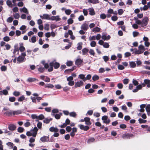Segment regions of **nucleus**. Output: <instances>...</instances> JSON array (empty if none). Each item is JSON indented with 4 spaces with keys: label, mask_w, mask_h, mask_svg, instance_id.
<instances>
[{
    "label": "nucleus",
    "mask_w": 150,
    "mask_h": 150,
    "mask_svg": "<svg viewBox=\"0 0 150 150\" xmlns=\"http://www.w3.org/2000/svg\"><path fill=\"white\" fill-rule=\"evenodd\" d=\"M16 100V98L14 97H10L9 98V100L10 102H13Z\"/></svg>",
    "instance_id": "338daca9"
},
{
    "label": "nucleus",
    "mask_w": 150,
    "mask_h": 150,
    "mask_svg": "<svg viewBox=\"0 0 150 150\" xmlns=\"http://www.w3.org/2000/svg\"><path fill=\"white\" fill-rule=\"evenodd\" d=\"M62 115V113H60V114H57L55 115L54 114L52 115H54L55 117L57 119H59L60 118L61 116Z\"/></svg>",
    "instance_id": "cd10ccee"
},
{
    "label": "nucleus",
    "mask_w": 150,
    "mask_h": 150,
    "mask_svg": "<svg viewBox=\"0 0 150 150\" xmlns=\"http://www.w3.org/2000/svg\"><path fill=\"white\" fill-rule=\"evenodd\" d=\"M67 23L69 24H72L73 23V20L71 18H69L68 20Z\"/></svg>",
    "instance_id": "13d9d810"
},
{
    "label": "nucleus",
    "mask_w": 150,
    "mask_h": 150,
    "mask_svg": "<svg viewBox=\"0 0 150 150\" xmlns=\"http://www.w3.org/2000/svg\"><path fill=\"white\" fill-rule=\"evenodd\" d=\"M71 11L70 9H66L65 10V13L67 15H70L71 13Z\"/></svg>",
    "instance_id": "5fc2aeb1"
},
{
    "label": "nucleus",
    "mask_w": 150,
    "mask_h": 150,
    "mask_svg": "<svg viewBox=\"0 0 150 150\" xmlns=\"http://www.w3.org/2000/svg\"><path fill=\"white\" fill-rule=\"evenodd\" d=\"M69 115L70 116L73 117H75L76 115V113L74 112H71L69 113Z\"/></svg>",
    "instance_id": "c03bdc74"
},
{
    "label": "nucleus",
    "mask_w": 150,
    "mask_h": 150,
    "mask_svg": "<svg viewBox=\"0 0 150 150\" xmlns=\"http://www.w3.org/2000/svg\"><path fill=\"white\" fill-rule=\"evenodd\" d=\"M88 2L93 4H97L99 2V1L98 0H88Z\"/></svg>",
    "instance_id": "393cba45"
},
{
    "label": "nucleus",
    "mask_w": 150,
    "mask_h": 150,
    "mask_svg": "<svg viewBox=\"0 0 150 150\" xmlns=\"http://www.w3.org/2000/svg\"><path fill=\"white\" fill-rule=\"evenodd\" d=\"M85 124L88 125H90L91 123L90 122V118L88 117H86L85 118Z\"/></svg>",
    "instance_id": "f8f14e48"
},
{
    "label": "nucleus",
    "mask_w": 150,
    "mask_h": 150,
    "mask_svg": "<svg viewBox=\"0 0 150 150\" xmlns=\"http://www.w3.org/2000/svg\"><path fill=\"white\" fill-rule=\"evenodd\" d=\"M99 79V76L97 75H94L92 77V79L94 81H96V80L98 79Z\"/></svg>",
    "instance_id": "37998d69"
},
{
    "label": "nucleus",
    "mask_w": 150,
    "mask_h": 150,
    "mask_svg": "<svg viewBox=\"0 0 150 150\" xmlns=\"http://www.w3.org/2000/svg\"><path fill=\"white\" fill-rule=\"evenodd\" d=\"M129 65L131 67L134 68L135 67L136 64L134 62H129Z\"/></svg>",
    "instance_id": "f704fd0d"
},
{
    "label": "nucleus",
    "mask_w": 150,
    "mask_h": 150,
    "mask_svg": "<svg viewBox=\"0 0 150 150\" xmlns=\"http://www.w3.org/2000/svg\"><path fill=\"white\" fill-rule=\"evenodd\" d=\"M36 79L35 78H29L27 79V81L29 82H33L35 81Z\"/></svg>",
    "instance_id": "473e14b6"
},
{
    "label": "nucleus",
    "mask_w": 150,
    "mask_h": 150,
    "mask_svg": "<svg viewBox=\"0 0 150 150\" xmlns=\"http://www.w3.org/2000/svg\"><path fill=\"white\" fill-rule=\"evenodd\" d=\"M96 42L94 41L91 42L90 43V45L92 47H95L96 46Z\"/></svg>",
    "instance_id": "de8ad7c7"
},
{
    "label": "nucleus",
    "mask_w": 150,
    "mask_h": 150,
    "mask_svg": "<svg viewBox=\"0 0 150 150\" xmlns=\"http://www.w3.org/2000/svg\"><path fill=\"white\" fill-rule=\"evenodd\" d=\"M110 38V35L106 36L105 35H103L102 36V39L104 40H109Z\"/></svg>",
    "instance_id": "f3484780"
},
{
    "label": "nucleus",
    "mask_w": 150,
    "mask_h": 150,
    "mask_svg": "<svg viewBox=\"0 0 150 150\" xmlns=\"http://www.w3.org/2000/svg\"><path fill=\"white\" fill-rule=\"evenodd\" d=\"M13 19V18L11 17H9L8 18L7 20V21L8 23H11Z\"/></svg>",
    "instance_id": "8fccbe9b"
},
{
    "label": "nucleus",
    "mask_w": 150,
    "mask_h": 150,
    "mask_svg": "<svg viewBox=\"0 0 150 150\" xmlns=\"http://www.w3.org/2000/svg\"><path fill=\"white\" fill-rule=\"evenodd\" d=\"M26 58L25 57H23L22 56H19L17 58V63L19 64L24 62L25 61Z\"/></svg>",
    "instance_id": "39448f33"
},
{
    "label": "nucleus",
    "mask_w": 150,
    "mask_h": 150,
    "mask_svg": "<svg viewBox=\"0 0 150 150\" xmlns=\"http://www.w3.org/2000/svg\"><path fill=\"white\" fill-rule=\"evenodd\" d=\"M24 130V129L21 127H19L18 128V132L21 133L23 132Z\"/></svg>",
    "instance_id": "09e8293b"
},
{
    "label": "nucleus",
    "mask_w": 150,
    "mask_h": 150,
    "mask_svg": "<svg viewBox=\"0 0 150 150\" xmlns=\"http://www.w3.org/2000/svg\"><path fill=\"white\" fill-rule=\"evenodd\" d=\"M52 120V119L50 118L49 119L46 118L43 121V122L44 123L47 124L50 122V121Z\"/></svg>",
    "instance_id": "7c9ffc66"
},
{
    "label": "nucleus",
    "mask_w": 150,
    "mask_h": 150,
    "mask_svg": "<svg viewBox=\"0 0 150 150\" xmlns=\"http://www.w3.org/2000/svg\"><path fill=\"white\" fill-rule=\"evenodd\" d=\"M139 50H137L136 49H135L134 50L135 51H134V53L135 54H139L143 53L144 52L145 50V49L144 46L142 45H140L138 47Z\"/></svg>",
    "instance_id": "f257e3e1"
},
{
    "label": "nucleus",
    "mask_w": 150,
    "mask_h": 150,
    "mask_svg": "<svg viewBox=\"0 0 150 150\" xmlns=\"http://www.w3.org/2000/svg\"><path fill=\"white\" fill-rule=\"evenodd\" d=\"M124 11L123 9H120L118 10V13L119 15H121L123 13Z\"/></svg>",
    "instance_id": "052dcab7"
},
{
    "label": "nucleus",
    "mask_w": 150,
    "mask_h": 150,
    "mask_svg": "<svg viewBox=\"0 0 150 150\" xmlns=\"http://www.w3.org/2000/svg\"><path fill=\"white\" fill-rule=\"evenodd\" d=\"M13 94L15 96H18L20 95V93L19 92L15 91L13 92Z\"/></svg>",
    "instance_id": "a19ab883"
},
{
    "label": "nucleus",
    "mask_w": 150,
    "mask_h": 150,
    "mask_svg": "<svg viewBox=\"0 0 150 150\" xmlns=\"http://www.w3.org/2000/svg\"><path fill=\"white\" fill-rule=\"evenodd\" d=\"M88 51V50L86 48H83L82 50L83 55H85L87 54Z\"/></svg>",
    "instance_id": "4be33fe9"
},
{
    "label": "nucleus",
    "mask_w": 150,
    "mask_h": 150,
    "mask_svg": "<svg viewBox=\"0 0 150 150\" xmlns=\"http://www.w3.org/2000/svg\"><path fill=\"white\" fill-rule=\"evenodd\" d=\"M50 130L51 132H58V129L56 127H51L50 128Z\"/></svg>",
    "instance_id": "4468645a"
},
{
    "label": "nucleus",
    "mask_w": 150,
    "mask_h": 150,
    "mask_svg": "<svg viewBox=\"0 0 150 150\" xmlns=\"http://www.w3.org/2000/svg\"><path fill=\"white\" fill-rule=\"evenodd\" d=\"M73 62L71 61H68L66 63L67 65L68 66H71L72 65Z\"/></svg>",
    "instance_id": "e2e57ef3"
},
{
    "label": "nucleus",
    "mask_w": 150,
    "mask_h": 150,
    "mask_svg": "<svg viewBox=\"0 0 150 150\" xmlns=\"http://www.w3.org/2000/svg\"><path fill=\"white\" fill-rule=\"evenodd\" d=\"M82 43L81 42H79L78 44V47H77V49L78 50H80L82 48Z\"/></svg>",
    "instance_id": "2f4dec72"
},
{
    "label": "nucleus",
    "mask_w": 150,
    "mask_h": 150,
    "mask_svg": "<svg viewBox=\"0 0 150 150\" xmlns=\"http://www.w3.org/2000/svg\"><path fill=\"white\" fill-rule=\"evenodd\" d=\"M6 4L7 5L10 7H12L15 5L12 4L11 1L8 0L6 1Z\"/></svg>",
    "instance_id": "b1692460"
},
{
    "label": "nucleus",
    "mask_w": 150,
    "mask_h": 150,
    "mask_svg": "<svg viewBox=\"0 0 150 150\" xmlns=\"http://www.w3.org/2000/svg\"><path fill=\"white\" fill-rule=\"evenodd\" d=\"M95 141V139L93 138H91L88 140L87 143L88 144L94 142Z\"/></svg>",
    "instance_id": "c85d7f7f"
},
{
    "label": "nucleus",
    "mask_w": 150,
    "mask_h": 150,
    "mask_svg": "<svg viewBox=\"0 0 150 150\" xmlns=\"http://www.w3.org/2000/svg\"><path fill=\"white\" fill-rule=\"evenodd\" d=\"M118 68L119 69L123 70L124 69V67L122 65H119L118 66Z\"/></svg>",
    "instance_id": "774afa93"
},
{
    "label": "nucleus",
    "mask_w": 150,
    "mask_h": 150,
    "mask_svg": "<svg viewBox=\"0 0 150 150\" xmlns=\"http://www.w3.org/2000/svg\"><path fill=\"white\" fill-rule=\"evenodd\" d=\"M103 46V47L105 48H108L109 46L108 43L107 42H105L104 43Z\"/></svg>",
    "instance_id": "4d7b16f0"
},
{
    "label": "nucleus",
    "mask_w": 150,
    "mask_h": 150,
    "mask_svg": "<svg viewBox=\"0 0 150 150\" xmlns=\"http://www.w3.org/2000/svg\"><path fill=\"white\" fill-rule=\"evenodd\" d=\"M14 18L16 19H18L20 17V16L18 13H16L13 14Z\"/></svg>",
    "instance_id": "ea45409f"
},
{
    "label": "nucleus",
    "mask_w": 150,
    "mask_h": 150,
    "mask_svg": "<svg viewBox=\"0 0 150 150\" xmlns=\"http://www.w3.org/2000/svg\"><path fill=\"white\" fill-rule=\"evenodd\" d=\"M83 62V60L81 59H77L75 61V64L77 65H79Z\"/></svg>",
    "instance_id": "dca6fc26"
},
{
    "label": "nucleus",
    "mask_w": 150,
    "mask_h": 150,
    "mask_svg": "<svg viewBox=\"0 0 150 150\" xmlns=\"http://www.w3.org/2000/svg\"><path fill=\"white\" fill-rule=\"evenodd\" d=\"M67 81H68V84L70 86H72L74 84V82L73 80H69Z\"/></svg>",
    "instance_id": "58836bf2"
},
{
    "label": "nucleus",
    "mask_w": 150,
    "mask_h": 150,
    "mask_svg": "<svg viewBox=\"0 0 150 150\" xmlns=\"http://www.w3.org/2000/svg\"><path fill=\"white\" fill-rule=\"evenodd\" d=\"M21 113V110H18L16 111H13V115H16L20 114Z\"/></svg>",
    "instance_id": "aec40b11"
},
{
    "label": "nucleus",
    "mask_w": 150,
    "mask_h": 150,
    "mask_svg": "<svg viewBox=\"0 0 150 150\" xmlns=\"http://www.w3.org/2000/svg\"><path fill=\"white\" fill-rule=\"evenodd\" d=\"M89 52L91 55H92L93 56H94L95 55V52L94 50L92 49H90L89 51Z\"/></svg>",
    "instance_id": "a18cd8bd"
},
{
    "label": "nucleus",
    "mask_w": 150,
    "mask_h": 150,
    "mask_svg": "<svg viewBox=\"0 0 150 150\" xmlns=\"http://www.w3.org/2000/svg\"><path fill=\"white\" fill-rule=\"evenodd\" d=\"M148 21V18L147 17H145L142 21L141 26L142 27H144L147 25Z\"/></svg>",
    "instance_id": "7ed1b4c3"
},
{
    "label": "nucleus",
    "mask_w": 150,
    "mask_h": 150,
    "mask_svg": "<svg viewBox=\"0 0 150 150\" xmlns=\"http://www.w3.org/2000/svg\"><path fill=\"white\" fill-rule=\"evenodd\" d=\"M20 10L21 11H22L23 12L26 13L27 14H28V12L27 9L25 7H24L22 9L20 8Z\"/></svg>",
    "instance_id": "bb28decb"
},
{
    "label": "nucleus",
    "mask_w": 150,
    "mask_h": 150,
    "mask_svg": "<svg viewBox=\"0 0 150 150\" xmlns=\"http://www.w3.org/2000/svg\"><path fill=\"white\" fill-rule=\"evenodd\" d=\"M50 20L54 21L55 20L57 21H60L61 19L59 18V16H50Z\"/></svg>",
    "instance_id": "9d476101"
},
{
    "label": "nucleus",
    "mask_w": 150,
    "mask_h": 150,
    "mask_svg": "<svg viewBox=\"0 0 150 150\" xmlns=\"http://www.w3.org/2000/svg\"><path fill=\"white\" fill-rule=\"evenodd\" d=\"M139 34V33L137 31H134L133 32V35L134 37L137 36Z\"/></svg>",
    "instance_id": "6e6d98bb"
},
{
    "label": "nucleus",
    "mask_w": 150,
    "mask_h": 150,
    "mask_svg": "<svg viewBox=\"0 0 150 150\" xmlns=\"http://www.w3.org/2000/svg\"><path fill=\"white\" fill-rule=\"evenodd\" d=\"M10 38L8 36H6L3 38V40L6 42H8L10 40Z\"/></svg>",
    "instance_id": "603ef678"
},
{
    "label": "nucleus",
    "mask_w": 150,
    "mask_h": 150,
    "mask_svg": "<svg viewBox=\"0 0 150 150\" xmlns=\"http://www.w3.org/2000/svg\"><path fill=\"white\" fill-rule=\"evenodd\" d=\"M25 97L23 95L19 97L18 99V101H22L25 100Z\"/></svg>",
    "instance_id": "c9c22d12"
},
{
    "label": "nucleus",
    "mask_w": 150,
    "mask_h": 150,
    "mask_svg": "<svg viewBox=\"0 0 150 150\" xmlns=\"http://www.w3.org/2000/svg\"><path fill=\"white\" fill-rule=\"evenodd\" d=\"M89 39L90 41L94 40L96 39V36L93 35L92 36H90L89 38Z\"/></svg>",
    "instance_id": "3c124183"
},
{
    "label": "nucleus",
    "mask_w": 150,
    "mask_h": 150,
    "mask_svg": "<svg viewBox=\"0 0 150 150\" xmlns=\"http://www.w3.org/2000/svg\"><path fill=\"white\" fill-rule=\"evenodd\" d=\"M149 8L148 5H145L143 7H141L140 8V9L141 11L142 10L145 11L147 10Z\"/></svg>",
    "instance_id": "4c0bfd02"
},
{
    "label": "nucleus",
    "mask_w": 150,
    "mask_h": 150,
    "mask_svg": "<svg viewBox=\"0 0 150 150\" xmlns=\"http://www.w3.org/2000/svg\"><path fill=\"white\" fill-rule=\"evenodd\" d=\"M129 81V80L127 79H125L123 80V83L125 84L128 83Z\"/></svg>",
    "instance_id": "bf43d9fd"
},
{
    "label": "nucleus",
    "mask_w": 150,
    "mask_h": 150,
    "mask_svg": "<svg viewBox=\"0 0 150 150\" xmlns=\"http://www.w3.org/2000/svg\"><path fill=\"white\" fill-rule=\"evenodd\" d=\"M1 70L2 71H5L6 70V67L5 66H2L1 67Z\"/></svg>",
    "instance_id": "0e129e2a"
},
{
    "label": "nucleus",
    "mask_w": 150,
    "mask_h": 150,
    "mask_svg": "<svg viewBox=\"0 0 150 150\" xmlns=\"http://www.w3.org/2000/svg\"><path fill=\"white\" fill-rule=\"evenodd\" d=\"M20 47H19V50L21 52L24 51L25 50V48L23 46V44L22 43L20 44Z\"/></svg>",
    "instance_id": "6ab92c4d"
},
{
    "label": "nucleus",
    "mask_w": 150,
    "mask_h": 150,
    "mask_svg": "<svg viewBox=\"0 0 150 150\" xmlns=\"http://www.w3.org/2000/svg\"><path fill=\"white\" fill-rule=\"evenodd\" d=\"M44 118L45 117L44 115L43 114H41L40 115L38 116V120H41L44 119Z\"/></svg>",
    "instance_id": "79ce46f5"
},
{
    "label": "nucleus",
    "mask_w": 150,
    "mask_h": 150,
    "mask_svg": "<svg viewBox=\"0 0 150 150\" xmlns=\"http://www.w3.org/2000/svg\"><path fill=\"white\" fill-rule=\"evenodd\" d=\"M40 140L43 142H46L49 140V137L46 136H44L41 138Z\"/></svg>",
    "instance_id": "9b49d317"
},
{
    "label": "nucleus",
    "mask_w": 150,
    "mask_h": 150,
    "mask_svg": "<svg viewBox=\"0 0 150 150\" xmlns=\"http://www.w3.org/2000/svg\"><path fill=\"white\" fill-rule=\"evenodd\" d=\"M100 30L101 29L98 27H96L93 29L92 31L95 33H97L99 32Z\"/></svg>",
    "instance_id": "5701e85b"
},
{
    "label": "nucleus",
    "mask_w": 150,
    "mask_h": 150,
    "mask_svg": "<svg viewBox=\"0 0 150 150\" xmlns=\"http://www.w3.org/2000/svg\"><path fill=\"white\" fill-rule=\"evenodd\" d=\"M79 78L83 80V81H86V77L85 75L83 74H81L79 75Z\"/></svg>",
    "instance_id": "2eb2a0df"
},
{
    "label": "nucleus",
    "mask_w": 150,
    "mask_h": 150,
    "mask_svg": "<svg viewBox=\"0 0 150 150\" xmlns=\"http://www.w3.org/2000/svg\"><path fill=\"white\" fill-rule=\"evenodd\" d=\"M133 137L134 135L133 134L127 133L123 134L122 136V138L124 139H129Z\"/></svg>",
    "instance_id": "0eeeda50"
},
{
    "label": "nucleus",
    "mask_w": 150,
    "mask_h": 150,
    "mask_svg": "<svg viewBox=\"0 0 150 150\" xmlns=\"http://www.w3.org/2000/svg\"><path fill=\"white\" fill-rule=\"evenodd\" d=\"M83 85V81L80 80L79 81L75 83L74 87L75 88L80 87L81 86Z\"/></svg>",
    "instance_id": "6e6552de"
},
{
    "label": "nucleus",
    "mask_w": 150,
    "mask_h": 150,
    "mask_svg": "<svg viewBox=\"0 0 150 150\" xmlns=\"http://www.w3.org/2000/svg\"><path fill=\"white\" fill-rule=\"evenodd\" d=\"M44 68L43 67H41L38 69L39 71L41 72H43L44 70Z\"/></svg>",
    "instance_id": "69168bd1"
},
{
    "label": "nucleus",
    "mask_w": 150,
    "mask_h": 150,
    "mask_svg": "<svg viewBox=\"0 0 150 150\" xmlns=\"http://www.w3.org/2000/svg\"><path fill=\"white\" fill-rule=\"evenodd\" d=\"M117 17L115 16H113L111 18L112 20L114 21H117Z\"/></svg>",
    "instance_id": "680f3d73"
},
{
    "label": "nucleus",
    "mask_w": 150,
    "mask_h": 150,
    "mask_svg": "<svg viewBox=\"0 0 150 150\" xmlns=\"http://www.w3.org/2000/svg\"><path fill=\"white\" fill-rule=\"evenodd\" d=\"M138 121L140 124L145 123L146 122V120H144L141 118H140L138 120Z\"/></svg>",
    "instance_id": "c756f323"
},
{
    "label": "nucleus",
    "mask_w": 150,
    "mask_h": 150,
    "mask_svg": "<svg viewBox=\"0 0 150 150\" xmlns=\"http://www.w3.org/2000/svg\"><path fill=\"white\" fill-rule=\"evenodd\" d=\"M81 29L84 30H87L88 28V23H83L81 25Z\"/></svg>",
    "instance_id": "423d86ee"
},
{
    "label": "nucleus",
    "mask_w": 150,
    "mask_h": 150,
    "mask_svg": "<svg viewBox=\"0 0 150 150\" xmlns=\"http://www.w3.org/2000/svg\"><path fill=\"white\" fill-rule=\"evenodd\" d=\"M13 111H10L6 112V115L8 116H10L13 115Z\"/></svg>",
    "instance_id": "49530a36"
},
{
    "label": "nucleus",
    "mask_w": 150,
    "mask_h": 150,
    "mask_svg": "<svg viewBox=\"0 0 150 150\" xmlns=\"http://www.w3.org/2000/svg\"><path fill=\"white\" fill-rule=\"evenodd\" d=\"M146 110L148 115H150V107L148 105L146 108Z\"/></svg>",
    "instance_id": "a878e982"
},
{
    "label": "nucleus",
    "mask_w": 150,
    "mask_h": 150,
    "mask_svg": "<svg viewBox=\"0 0 150 150\" xmlns=\"http://www.w3.org/2000/svg\"><path fill=\"white\" fill-rule=\"evenodd\" d=\"M146 105L145 104L141 105H140V108L141 109L139 110V111L143 112L144 111V108L145 107Z\"/></svg>",
    "instance_id": "412c9836"
},
{
    "label": "nucleus",
    "mask_w": 150,
    "mask_h": 150,
    "mask_svg": "<svg viewBox=\"0 0 150 150\" xmlns=\"http://www.w3.org/2000/svg\"><path fill=\"white\" fill-rule=\"evenodd\" d=\"M100 17L102 19H105L106 18V16L105 14H101L100 15Z\"/></svg>",
    "instance_id": "864d4df0"
},
{
    "label": "nucleus",
    "mask_w": 150,
    "mask_h": 150,
    "mask_svg": "<svg viewBox=\"0 0 150 150\" xmlns=\"http://www.w3.org/2000/svg\"><path fill=\"white\" fill-rule=\"evenodd\" d=\"M54 86L53 85L50 84H47L45 85V87L46 88H52Z\"/></svg>",
    "instance_id": "e433bc0d"
},
{
    "label": "nucleus",
    "mask_w": 150,
    "mask_h": 150,
    "mask_svg": "<svg viewBox=\"0 0 150 150\" xmlns=\"http://www.w3.org/2000/svg\"><path fill=\"white\" fill-rule=\"evenodd\" d=\"M50 66H54L55 69H57L59 67L60 64L59 63L56 62L55 60H54L50 63Z\"/></svg>",
    "instance_id": "f03ea898"
},
{
    "label": "nucleus",
    "mask_w": 150,
    "mask_h": 150,
    "mask_svg": "<svg viewBox=\"0 0 150 150\" xmlns=\"http://www.w3.org/2000/svg\"><path fill=\"white\" fill-rule=\"evenodd\" d=\"M8 128L10 130L13 131L15 130L16 127L14 124H11L8 125Z\"/></svg>",
    "instance_id": "ddd939ff"
},
{
    "label": "nucleus",
    "mask_w": 150,
    "mask_h": 150,
    "mask_svg": "<svg viewBox=\"0 0 150 150\" xmlns=\"http://www.w3.org/2000/svg\"><path fill=\"white\" fill-rule=\"evenodd\" d=\"M89 14L91 15H94L95 14V12L93 8H90L89 9Z\"/></svg>",
    "instance_id": "a211bd4d"
},
{
    "label": "nucleus",
    "mask_w": 150,
    "mask_h": 150,
    "mask_svg": "<svg viewBox=\"0 0 150 150\" xmlns=\"http://www.w3.org/2000/svg\"><path fill=\"white\" fill-rule=\"evenodd\" d=\"M102 120L104 123L108 124L110 122V120L108 118V117L106 115H104L102 117Z\"/></svg>",
    "instance_id": "20e7f679"
},
{
    "label": "nucleus",
    "mask_w": 150,
    "mask_h": 150,
    "mask_svg": "<svg viewBox=\"0 0 150 150\" xmlns=\"http://www.w3.org/2000/svg\"><path fill=\"white\" fill-rule=\"evenodd\" d=\"M31 40V42L32 43H34L36 41V40H37L36 37L35 36H33L32 37Z\"/></svg>",
    "instance_id": "72a5a7b5"
},
{
    "label": "nucleus",
    "mask_w": 150,
    "mask_h": 150,
    "mask_svg": "<svg viewBox=\"0 0 150 150\" xmlns=\"http://www.w3.org/2000/svg\"><path fill=\"white\" fill-rule=\"evenodd\" d=\"M40 17L42 19L50 20V16L47 14H44L42 16H40Z\"/></svg>",
    "instance_id": "1a4fd4ad"
}]
</instances>
